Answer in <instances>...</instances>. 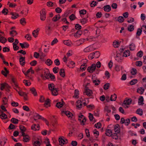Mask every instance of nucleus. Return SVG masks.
I'll list each match as a JSON object with an SVG mask.
<instances>
[{
	"label": "nucleus",
	"mask_w": 146,
	"mask_h": 146,
	"mask_svg": "<svg viewBox=\"0 0 146 146\" xmlns=\"http://www.w3.org/2000/svg\"><path fill=\"white\" fill-rule=\"evenodd\" d=\"M113 46L115 48H117L119 46L120 43L118 41L115 40L113 42Z\"/></svg>",
	"instance_id": "35"
},
{
	"label": "nucleus",
	"mask_w": 146,
	"mask_h": 146,
	"mask_svg": "<svg viewBox=\"0 0 146 146\" xmlns=\"http://www.w3.org/2000/svg\"><path fill=\"white\" fill-rule=\"evenodd\" d=\"M19 128L21 131H25L26 130V128L23 125H20L19 126Z\"/></svg>",
	"instance_id": "55"
},
{
	"label": "nucleus",
	"mask_w": 146,
	"mask_h": 146,
	"mask_svg": "<svg viewBox=\"0 0 146 146\" xmlns=\"http://www.w3.org/2000/svg\"><path fill=\"white\" fill-rule=\"evenodd\" d=\"M137 79H134L131 80L130 82V84L131 85H133L137 83Z\"/></svg>",
	"instance_id": "59"
},
{
	"label": "nucleus",
	"mask_w": 146,
	"mask_h": 146,
	"mask_svg": "<svg viewBox=\"0 0 146 146\" xmlns=\"http://www.w3.org/2000/svg\"><path fill=\"white\" fill-rule=\"evenodd\" d=\"M117 98L116 95L114 94L113 95H112L110 98V100L111 101H115L116 100Z\"/></svg>",
	"instance_id": "31"
},
{
	"label": "nucleus",
	"mask_w": 146,
	"mask_h": 146,
	"mask_svg": "<svg viewBox=\"0 0 146 146\" xmlns=\"http://www.w3.org/2000/svg\"><path fill=\"white\" fill-rule=\"evenodd\" d=\"M62 113L64 114L69 118H72L73 116L72 113L68 111H63L62 112Z\"/></svg>",
	"instance_id": "7"
},
{
	"label": "nucleus",
	"mask_w": 146,
	"mask_h": 146,
	"mask_svg": "<svg viewBox=\"0 0 146 146\" xmlns=\"http://www.w3.org/2000/svg\"><path fill=\"white\" fill-rule=\"evenodd\" d=\"M30 91L31 93L33 94L35 96H36L37 93L35 89L34 88H31L30 89Z\"/></svg>",
	"instance_id": "43"
},
{
	"label": "nucleus",
	"mask_w": 146,
	"mask_h": 146,
	"mask_svg": "<svg viewBox=\"0 0 146 146\" xmlns=\"http://www.w3.org/2000/svg\"><path fill=\"white\" fill-rule=\"evenodd\" d=\"M32 67H31L30 69H29L25 73V76H27L28 75V74L30 72H31L32 74H33L34 73V71L32 70Z\"/></svg>",
	"instance_id": "23"
},
{
	"label": "nucleus",
	"mask_w": 146,
	"mask_h": 146,
	"mask_svg": "<svg viewBox=\"0 0 146 146\" xmlns=\"http://www.w3.org/2000/svg\"><path fill=\"white\" fill-rule=\"evenodd\" d=\"M124 20V18L122 16H119L118 18V21L119 23L123 22Z\"/></svg>",
	"instance_id": "49"
},
{
	"label": "nucleus",
	"mask_w": 146,
	"mask_h": 146,
	"mask_svg": "<svg viewBox=\"0 0 146 146\" xmlns=\"http://www.w3.org/2000/svg\"><path fill=\"white\" fill-rule=\"evenodd\" d=\"M64 43L68 46H70L72 44V42L69 40H64L63 42Z\"/></svg>",
	"instance_id": "33"
},
{
	"label": "nucleus",
	"mask_w": 146,
	"mask_h": 146,
	"mask_svg": "<svg viewBox=\"0 0 146 146\" xmlns=\"http://www.w3.org/2000/svg\"><path fill=\"white\" fill-rule=\"evenodd\" d=\"M119 133H117L115 132L113 134H112L111 137L113 139H118L119 137L118 135H119Z\"/></svg>",
	"instance_id": "29"
},
{
	"label": "nucleus",
	"mask_w": 146,
	"mask_h": 146,
	"mask_svg": "<svg viewBox=\"0 0 146 146\" xmlns=\"http://www.w3.org/2000/svg\"><path fill=\"white\" fill-rule=\"evenodd\" d=\"M131 72L132 75H135L137 73V70L135 68H133L131 70Z\"/></svg>",
	"instance_id": "48"
},
{
	"label": "nucleus",
	"mask_w": 146,
	"mask_h": 146,
	"mask_svg": "<svg viewBox=\"0 0 146 146\" xmlns=\"http://www.w3.org/2000/svg\"><path fill=\"white\" fill-rule=\"evenodd\" d=\"M13 48L15 50H17L19 49V47L17 45V44H15V43H13Z\"/></svg>",
	"instance_id": "56"
},
{
	"label": "nucleus",
	"mask_w": 146,
	"mask_h": 146,
	"mask_svg": "<svg viewBox=\"0 0 146 146\" xmlns=\"http://www.w3.org/2000/svg\"><path fill=\"white\" fill-rule=\"evenodd\" d=\"M99 53L98 52H96L95 53L90 54L88 56V58L90 60L93 59L94 57H95L94 55L95 54V53Z\"/></svg>",
	"instance_id": "34"
},
{
	"label": "nucleus",
	"mask_w": 146,
	"mask_h": 146,
	"mask_svg": "<svg viewBox=\"0 0 146 146\" xmlns=\"http://www.w3.org/2000/svg\"><path fill=\"white\" fill-rule=\"evenodd\" d=\"M20 23L23 25H25L26 24V22L25 18H23L21 19L20 20Z\"/></svg>",
	"instance_id": "39"
},
{
	"label": "nucleus",
	"mask_w": 146,
	"mask_h": 146,
	"mask_svg": "<svg viewBox=\"0 0 146 146\" xmlns=\"http://www.w3.org/2000/svg\"><path fill=\"white\" fill-rule=\"evenodd\" d=\"M60 18V16L59 14L55 15L52 18V20L54 22H56Z\"/></svg>",
	"instance_id": "20"
},
{
	"label": "nucleus",
	"mask_w": 146,
	"mask_h": 146,
	"mask_svg": "<svg viewBox=\"0 0 146 146\" xmlns=\"http://www.w3.org/2000/svg\"><path fill=\"white\" fill-rule=\"evenodd\" d=\"M104 10L106 12H109L111 10V7L110 5H107L105 6L104 7Z\"/></svg>",
	"instance_id": "18"
},
{
	"label": "nucleus",
	"mask_w": 146,
	"mask_h": 146,
	"mask_svg": "<svg viewBox=\"0 0 146 146\" xmlns=\"http://www.w3.org/2000/svg\"><path fill=\"white\" fill-rule=\"evenodd\" d=\"M94 49L93 46H90L85 48L84 49V51L85 52H89L94 50Z\"/></svg>",
	"instance_id": "9"
},
{
	"label": "nucleus",
	"mask_w": 146,
	"mask_h": 146,
	"mask_svg": "<svg viewBox=\"0 0 146 146\" xmlns=\"http://www.w3.org/2000/svg\"><path fill=\"white\" fill-rule=\"evenodd\" d=\"M40 19L42 21H44L46 18V12L44 9H43L40 12Z\"/></svg>",
	"instance_id": "2"
},
{
	"label": "nucleus",
	"mask_w": 146,
	"mask_h": 146,
	"mask_svg": "<svg viewBox=\"0 0 146 146\" xmlns=\"http://www.w3.org/2000/svg\"><path fill=\"white\" fill-rule=\"evenodd\" d=\"M142 32V31L141 29L139 28L137 30V32L136 33L137 36H140Z\"/></svg>",
	"instance_id": "54"
},
{
	"label": "nucleus",
	"mask_w": 146,
	"mask_h": 146,
	"mask_svg": "<svg viewBox=\"0 0 146 146\" xmlns=\"http://www.w3.org/2000/svg\"><path fill=\"white\" fill-rule=\"evenodd\" d=\"M135 65L138 66H141L142 65V62L141 61H137L135 62Z\"/></svg>",
	"instance_id": "52"
},
{
	"label": "nucleus",
	"mask_w": 146,
	"mask_h": 146,
	"mask_svg": "<svg viewBox=\"0 0 146 146\" xmlns=\"http://www.w3.org/2000/svg\"><path fill=\"white\" fill-rule=\"evenodd\" d=\"M75 66V63L72 61L70 62L68 65V66L70 68H73Z\"/></svg>",
	"instance_id": "27"
},
{
	"label": "nucleus",
	"mask_w": 146,
	"mask_h": 146,
	"mask_svg": "<svg viewBox=\"0 0 146 146\" xmlns=\"http://www.w3.org/2000/svg\"><path fill=\"white\" fill-rule=\"evenodd\" d=\"M88 21V20L86 18H83L81 20L80 23L82 24H84L86 23Z\"/></svg>",
	"instance_id": "53"
},
{
	"label": "nucleus",
	"mask_w": 146,
	"mask_h": 146,
	"mask_svg": "<svg viewBox=\"0 0 146 146\" xmlns=\"http://www.w3.org/2000/svg\"><path fill=\"white\" fill-rule=\"evenodd\" d=\"M6 139H3L0 142V144L1 146H4L6 142Z\"/></svg>",
	"instance_id": "58"
},
{
	"label": "nucleus",
	"mask_w": 146,
	"mask_h": 146,
	"mask_svg": "<svg viewBox=\"0 0 146 146\" xmlns=\"http://www.w3.org/2000/svg\"><path fill=\"white\" fill-rule=\"evenodd\" d=\"M12 85L14 89H15L17 91H18V90H20V88L18 86L17 82L12 84Z\"/></svg>",
	"instance_id": "26"
},
{
	"label": "nucleus",
	"mask_w": 146,
	"mask_h": 146,
	"mask_svg": "<svg viewBox=\"0 0 146 146\" xmlns=\"http://www.w3.org/2000/svg\"><path fill=\"white\" fill-rule=\"evenodd\" d=\"M45 63L47 65L50 66L52 64V61L50 59H48L46 61Z\"/></svg>",
	"instance_id": "38"
},
{
	"label": "nucleus",
	"mask_w": 146,
	"mask_h": 146,
	"mask_svg": "<svg viewBox=\"0 0 146 146\" xmlns=\"http://www.w3.org/2000/svg\"><path fill=\"white\" fill-rule=\"evenodd\" d=\"M122 59L123 58L121 57V55H120L117 56L116 58V60L118 62H121Z\"/></svg>",
	"instance_id": "47"
},
{
	"label": "nucleus",
	"mask_w": 146,
	"mask_h": 146,
	"mask_svg": "<svg viewBox=\"0 0 146 146\" xmlns=\"http://www.w3.org/2000/svg\"><path fill=\"white\" fill-rule=\"evenodd\" d=\"M54 63L57 66H59L60 64L59 60L58 59H56L54 60Z\"/></svg>",
	"instance_id": "62"
},
{
	"label": "nucleus",
	"mask_w": 146,
	"mask_h": 146,
	"mask_svg": "<svg viewBox=\"0 0 146 146\" xmlns=\"http://www.w3.org/2000/svg\"><path fill=\"white\" fill-rule=\"evenodd\" d=\"M49 89L50 90L52 94L54 96L57 95L58 94V88H56L53 84H50L48 85Z\"/></svg>",
	"instance_id": "1"
},
{
	"label": "nucleus",
	"mask_w": 146,
	"mask_h": 146,
	"mask_svg": "<svg viewBox=\"0 0 146 146\" xmlns=\"http://www.w3.org/2000/svg\"><path fill=\"white\" fill-rule=\"evenodd\" d=\"M18 93L19 95L21 96H26V94L24 92L19 90H18Z\"/></svg>",
	"instance_id": "37"
},
{
	"label": "nucleus",
	"mask_w": 146,
	"mask_h": 146,
	"mask_svg": "<svg viewBox=\"0 0 146 146\" xmlns=\"http://www.w3.org/2000/svg\"><path fill=\"white\" fill-rule=\"evenodd\" d=\"M31 129L34 131L38 130L40 128V126L39 125H36L35 124H33L31 127Z\"/></svg>",
	"instance_id": "10"
},
{
	"label": "nucleus",
	"mask_w": 146,
	"mask_h": 146,
	"mask_svg": "<svg viewBox=\"0 0 146 146\" xmlns=\"http://www.w3.org/2000/svg\"><path fill=\"white\" fill-rule=\"evenodd\" d=\"M9 73V71H7L6 72L3 70H2L1 71V74L5 77H7V75Z\"/></svg>",
	"instance_id": "45"
},
{
	"label": "nucleus",
	"mask_w": 146,
	"mask_h": 146,
	"mask_svg": "<svg viewBox=\"0 0 146 146\" xmlns=\"http://www.w3.org/2000/svg\"><path fill=\"white\" fill-rule=\"evenodd\" d=\"M40 142L38 141H35L33 143V146H40Z\"/></svg>",
	"instance_id": "44"
},
{
	"label": "nucleus",
	"mask_w": 146,
	"mask_h": 146,
	"mask_svg": "<svg viewBox=\"0 0 146 146\" xmlns=\"http://www.w3.org/2000/svg\"><path fill=\"white\" fill-rule=\"evenodd\" d=\"M39 33L38 30L37 29L34 30L32 33L33 36L35 38L37 37Z\"/></svg>",
	"instance_id": "30"
},
{
	"label": "nucleus",
	"mask_w": 146,
	"mask_h": 146,
	"mask_svg": "<svg viewBox=\"0 0 146 146\" xmlns=\"http://www.w3.org/2000/svg\"><path fill=\"white\" fill-rule=\"evenodd\" d=\"M96 68V65L92 64L90 66L88 67L87 69L88 72L90 73H92L95 71Z\"/></svg>",
	"instance_id": "5"
},
{
	"label": "nucleus",
	"mask_w": 146,
	"mask_h": 146,
	"mask_svg": "<svg viewBox=\"0 0 146 146\" xmlns=\"http://www.w3.org/2000/svg\"><path fill=\"white\" fill-rule=\"evenodd\" d=\"M69 19L71 21H73L74 20L76 19V17L75 15L72 14L69 16Z\"/></svg>",
	"instance_id": "64"
},
{
	"label": "nucleus",
	"mask_w": 146,
	"mask_h": 146,
	"mask_svg": "<svg viewBox=\"0 0 146 146\" xmlns=\"http://www.w3.org/2000/svg\"><path fill=\"white\" fill-rule=\"evenodd\" d=\"M130 55V52L129 50H125L123 53V56L125 57L129 56Z\"/></svg>",
	"instance_id": "25"
},
{
	"label": "nucleus",
	"mask_w": 146,
	"mask_h": 146,
	"mask_svg": "<svg viewBox=\"0 0 146 146\" xmlns=\"http://www.w3.org/2000/svg\"><path fill=\"white\" fill-rule=\"evenodd\" d=\"M144 91L143 88L142 87H139L137 89V92L141 95L142 94Z\"/></svg>",
	"instance_id": "16"
},
{
	"label": "nucleus",
	"mask_w": 146,
	"mask_h": 146,
	"mask_svg": "<svg viewBox=\"0 0 146 146\" xmlns=\"http://www.w3.org/2000/svg\"><path fill=\"white\" fill-rule=\"evenodd\" d=\"M78 120L81 123V125H84L85 122L86 121V117L83 115H81L79 116Z\"/></svg>",
	"instance_id": "3"
},
{
	"label": "nucleus",
	"mask_w": 146,
	"mask_h": 146,
	"mask_svg": "<svg viewBox=\"0 0 146 146\" xmlns=\"http://www.w3.org/2000/svg\"><path fill=\"white\" fill-rule=\"evenodd\" d=\"M131 102L132 100L131 99H128L124 101L123 104L125 105H129L131 104Z\"/></svg>",
	"instance_id": "22"
},
{
	"label": "nucleus",
	"mask_w": 146,
	"mask_h": 146,
	"mask_svg": "<svg viewBox=\"0 0 146 146\" xmlns=\"http://www.w3.org/2000/svg\"><path fill=\"white\" fill-rule=\"evenodd\" d=\"M84 94L90 97L92 96L93 92L91 90L86 88L84 89Z\"/></svg>",
	"instance_id": "4"
},
{
	"label": "nucleus",
	"mask_w": 146,
	"mask_h": 146,
	"mask_svg": "<svg viewBox=\"0 0 146 146\" xmlns=\"http://www.w3.org/2000/svg\"><path fill=\"white\" fill-rule=\"evenodd\" d=\"M127 29L130 32L132 31L134 29V26L133 25H129L127 27Z\"/></svg>",
	"instance_id": "40"
},
{
	"label": "nucleus",
	"mask_w": 146,
	"mask_h": 146,
	"mask_svg": "<svg viewBox=\"0 0 146 146\" xmlns=\"http://www.w3.org/2000/svg\"><path fill=\"white\" fill-rule=\"evenodd\" d=\"M58 141L60 145L61 146L63 145L64 144H66L68 142L67 139L64 140L62 137L59 138Z\"/></svg>",
	"instance_id": "6"
},
{
	"label": "nucleus",
	"mask_w": 146,
	"mask_h": 146,
	"mask_svg": "<svg viewBox=\"0 0 146 146\" xmlns=\"http://www.w3.org/2000/svg\"><path fill=\"white\" fill-rule=\"evenodd\" d=\"M79 95V91L78 90H76L74 91V96L76 98L78 97V95Z\"/></svg>",
	"instance_id": "60"
},
{
	"label": "nucleus",
	"mask_w": 146,
	"mask_h": 146,
	"mask_svg": "<svg viewBox=\"0 0 146 146\" xmlns=\"http://www.w3.org/2000/svg\"><path fill=\"white\" fill-rule=\"evenodd\" d=\"M30 137L29 135H26L24 136L23 138V141L25 142H28L30 140Z\"/></svg>",
	"instance_id": "19"
},
{
	"label": "nucleus",
	"mask_w": 146,
	"mask_h": 146,
	"mask_svg": "<svg viewBox=\"0 0 146 146\" xmlns=\"http://www.w3.org/2000/svg\"><path fill=\"white\" fill-rule=\"evenodd\" d=\"M63 102H59L56 103V106L58 108H60L63 106Z\"/></svg>",
	"instance_id": "36"
},
{
	"label": "nucleus",
	"mask_w": 146,
	"mask_h": 146,
	"mask_svg": "<svg viewBox=\"0 0 146 146\" xmlns=\"http://www.w3.org/2000/svg\"><path fill=\"white\" fill-rule=\"evenodd\" d=\"M10 34L13 37L17 35V33L15 31L13 30L10 32Z\"/></svg>",
	"instance_id": "51"
},
{
	"label": "nucleus",
	"mask_w": 146,
	"mask_h": 146,
	"mask_svg": "<svg viewBox=\"0 0 146 146\" xmlns=\"http://www.w3.org/2000/svg\"><path fill=\"white\" fill-rule=\"evenodd\" d=\"M37 63V61L35 60H34L32 62H31L30 63V64L32 66H35L36 65Z\"/></svg>",
	"instance_id": "63"
},
{
	"label": "nucleus",
	"mask_w": 146,
	"mask_h": 146,
	"mask_svg": "<svg viewBox=\"0 0 146 146\" xmlns=\"http://www.w3.org/2000/svg\"><path fill=\"white\" fill-rule=\"evenodd\" d=\"M105 133L106 135L110 137L112 135V132L111 129H107Z\"/></svg>",
	"instance_id": "17"
},
{
	"label": "nucleus",
	"mask_w": 146,
	"mask_h": 146,
	"mask_svg": "<svg viewBox=\"0 0 146 146\" xmlns=\"http://www.w3.org/2000/svg\"><path fill=\"white\" fill-rule=\"evenodd\" d=\"M136 113L140 115H142L143 113L142 110L140 109H138L136 111Z\"/></svg>",
	"instance_id": "41"
},
{
	"label": "nucleus",
	"mask_w": 146,
	"mask_h": 146,
	"mask_svg": "<svg viewBox=\"0 0 146 146\" xmlns=\"http://www.w3.org/2000/svg\"><path fill=\"white\" fill-rule=\"evenodd\" d=\"M6 87H8L9 88V85L6 83H3L1 84V90H3L4 89L6 88Z\"/></svg>",
	"instance_id": "32"
},
{
	"label": "nucleus",
	"mask_w": 146,
	"mask_h": 146,
	"mask_svg": "<svg viewBox=\"0 0 146 146\" xmlns=\"http://www.w3.org/2000/svg\"><path fill=\"white\" fill-rule=\"evenodd\" d=\"M10 14L12 16L11 18L13 19H15L19 17V14L16 13L11 12Z\"/></svg>",
	"instance_id": "11"
},
{
	"label": "nucleus",
	"mask_w": 146,
	"mask_h": 146,
	"mask_svg": "<svg viewBox=\"0 0 146 146\" xmlns=\"http://www.w3.org/2000/svg\"><path fill=\"white\" fill-rule=\"evenodd\" d=\"M44 105L46 108H48L50 106V100L49 99H47L45 101Z\"/></svg>",
	"instance_id": "24"
},
{
	"label": "nucleus",
	"mask_w": 146,
	"mask_h": 146,
	"mask_svg": "<svg viewBox=\"0 0 146 146\" xmlns=\"http://www.w3.org/2000/svg\"><path fill=\"white\" fill-rule=\"evenodd\" d=\"M59 74L60 76L63 78L65 76V71L64 69H61L60 70Z\"/></svg>",
	"instance_id": "28"
},
{
	"label": "nucleus",
	"mask_w": 146,
	"mask_h": 146,
	"mask_svg": "<svg viewBox=\"0 0 146 146\" xmlns=\"http://www.w3.org/2000/svg\"><path fill=\"white\" fill-rule=\"evenodd\" d=\"M0 117L2 119H6L7 118V116L5 113H2L0 115Z\"/></svg>",
	"instance_id": "46"
},
{
	"label": "nucleus",
	"mask_w": 146,
	"mask_h": 146,
	"mask_svg": "<svg viewBox=\"0 0 146 146\" xmlns=\"http://www.w3.org/2000/svg\"><path fill=\"white\" fill-rule=\"evenodd\" d=\"M19 44L22 48H28L29 46V44L26 43H20Z\"/></svg>",
	"instance_id": "21"
},
{
	"label": "nucleus",
	"mask_w": 146,
	"mask_h": 146,
	"mask_svg": "<svg viewBox=\"0 0 146 146\" xmlns=\"http://www.w3.org/2000/svg\"><path fill=\"white\" fill-rule=\"evenodd\" d=\"M23 82L25 83V85L27 86H30L31 84L30 82L29 81L27 80H24Z\"/></svg>",
	"instance_id": "57"
},
{
	"label": "nucleus",
	"mask_w": 146,
	"mask_h": 146,
	"mask_svg": "<svg viewBox=\"0 0 146 146\" xmlns=\"http://www.w3.org/2000/svg\"><path fill=\"white\" fill-rule=\"evenodd\" d=\"M135 45L133 44H130L129 46V49L130 50H133L135 49Z\"/></svg>",
	"instance_id": "61"
},
{
	"label": "nucleus",
	"mask_w": 146,
	"mask_h": 146,
	"mask_svg": "<svg viewBox=\"0 0 146 146\" xmlns=\"http://www.w3.org/2000/svg\"><path fill=\"white\" fill-rule=\"evenodd\" d=\"M11 122L15 124H17L18 122V120L15 118H12L11 119Z\"/></svg>",
	"instance_id": "50"
},
{
	"label": "nucleus",
	"mask_w": 146,
	"mask_h": 146,
	"mask_svg": "<svg viewBox=\"0 0 146 146\" xmlns=\"http://www.w3.org/2000/svg\"><path fill=\"white\" fill-rule=\"evenodd\" d=\"M82 33V32L80 30H79L74 34V36L75 38H78L81 36Z\"/></svg>",
	"instance_id": "15"
},
{
	"label": "nucleus",
	"mask_w": 146,
	"mask_h": 146,
	"mask_svg": "<svg viewBox=\"0 0 146 146\" xmlns=\"http://www.w3.org/2000/svg\"><path fill=\"white\" fill-rule=\"evenodd\" d=\"M115 132L117 133H120V129L119 126L118 124L116 125H115L114 128Z\"/></svg>",
	"instance_id": "13"
},
{
	"label": "nucleus",
	"mask_w": 146,
	"mask_h": 146,
	"mask_svg": "<svg viewBox=\"0 0 146 146\" xmlns=\"http://www.w3.org/2000/svg\"><path fill=\"white\" fill-rule=\"evenodd\" d=\"M7 41V39L3 36L1 37L0 38V42L3 43H5Z\"/></svg>",
	"instance_id": "42"
},
{
	"label": "nucleus",
	"mask_w": 146,
	"mask_h": 146,
	"mask_svg": "<svg viewBox=\"0 0 146 146\" xmlns=\"http://www.w3.org/2000/svg\"><path fill=\"white\" fill-rule=\"evenodd\" d=\"M25 57H21L19 58L20 64L22 66H24L25 64Z\"/></svg>",
	"instance_id": "14"
},
{
	"label": "nucleus",
	"mask_w": 146,
	"mask_h": 146,
	"mask_svg": "<svg viewBox=\"0 0 146 146\" xmlns=\"http://www.w3.org/2000/svg\"><path fill=\"white\" fill-rule=\"evenodd\" d=\"M144 101V99L143 97L142 96H140L139 97L138 99V104L139 105L143 106L144 103L143 102Z\"/></svg>",
	"instance_id": "12"
},
{
	"label": "nucleus",
	"mask_w": 146,
	"mask_h": 146,
	"mask_svg": "<svg viewBox=\"0 0 146 146\" xmlns=\"http://www.w3.org/2000/svg\"><path fill=\"white\" fill-rule=\"evenodd\" d=\"M83 101V100H78L77 101L76 103V107L79 108H81L82 106V103Z\"/></svg>",
	"instance_id": "8"
}]
</instances>
